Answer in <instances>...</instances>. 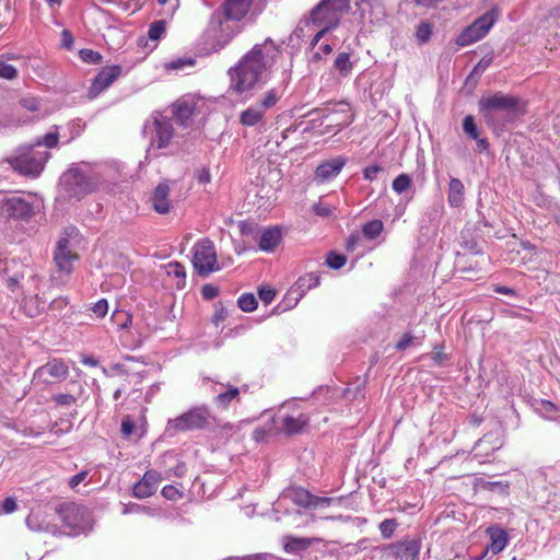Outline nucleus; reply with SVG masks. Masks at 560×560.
Listing matches in <instances>:
<instances>
[{
    "label": "nucleus",
    "mask_w": 560,
    "mask_h": 560,
    "mask_svg": "<svg viewBox=\"0 0 560 560\" xmlns=\"http://www.w3.org/2000/svg\"><path fill=\"white\" fill-rule=\"evenodd\" d=\"M279 54V48L270 38L262 44H256L229 70L230 90L243 94L264 82Z\"/></svg>",
    "instance_id": "obj_1"
},
{
    "label": "nucleus",
    "mask_w": 560,
    "mask_h": 560,
    "mask_svg": "<svg viewBox=\"0 0 560 560\" xmlns=\"http://www.w3.org/2000/svg\"><path fill=\"white\" fill-rule=\"evenodd\" d=\"M479 112L491 127L502 128L522 110L518 98L501 92L482 96L478 103Z\"/></svg>",
    "instance_id": "obj_2"
},
{
    "label": "nucleus",
    "mask_w": 560,
    "mask_h": 560,
    "mask_svg": "<svg viewBox=\"0 0 560 560\" xmlns=\"http://www.w3.org/2000/svg\"><path fill=\"white\" fill-rule=\"evenodd\" d=\"M281 94L278 90L271 89L240 113L238 120L242 126L262 129L267 126V114L280 101Z\"/></svg>",
    "instance_id": "obj_3"
},
{
    "label": "nucleus",
    "mask_w": 560,
    "mask_h": 560,
    "mask_svg": "<svg viewBox=\"0 0 560 560\" xmlns=\"http://www.w3.org/2000/svg\"><path fill=\"white\" fill-rule=\"evenodd\" d=\"M100 179L92 173H86L74 167L65 172L60 178V185L69 197L81 199L93 192L98 186Z\"/></svg>",
    "instance_id": "obj_4"
},
{
    "label": "nucleus",
    "mask_w": 560,
    "mask_h": 560,
    "mask_svg": "<svg viewBox=\"0 0 560 560\" xmlns=\"http://www.w3.org/2000/svg\"><path fill=\"white\" fill-rule=\"evenodd\" d=\"M214 418L207 406H198L189 409L180 416L168 420L166 433L171 436L177 432L202 430L207 428Z\"/></svg>",
    "instance_id": "obj_5"
},
{
    "label": "nucleus",
    "mask_w": 560,
    "mask_h": 560,
    "mask_svg": "<svg viewBox=\"0 0 560 560\" xmlns=\"http://www.w3.org/2000/svg\"><path fill=\"white\" fill-rule=\"evenodd\" d=\"M49 158L47 151L35 150L34 147H22L18 154L9 160L14 171L25 176H38Z\"/></svg>",
    "instance_id": "obj_6"
},
{
    "label": "nucleus",
    "mask_w": 560,
    "mask_h": 560,
    "mask_svg": "<svg viewBox=\"0 0 560 560\" xmlns=\"http://www.w3.org/2000/svg\"><path fill=\"white\" fill-rule=\"evenodd\" d=\"M240 21L226 16L223 12L213 13L208 34L213 40L215 50L223 48L236 34L241 32Z\"/></svg>",
    "instance_id": "obj_7"
},
{
    "label": "nucleus",
    "mask_w": 560,
    "mask_h": 560,
    "mask_svg": "<svg viewBox=\"0 0 560 560\" xmlns=\"http://www.w3.org/2000/svg\"><path fill=\"white\" fill-rule=\"evenodd\" d=\"M143 133L150 139L152 147L158 149L166 148L174 136L172 119L155 113L145 121Z\"/></svg>",
    "instance_id": "obj_8"
},
{
    "label": "nucleus",
    "mask_w": 560,
    "mask_h": 560,
    "mask_svg": "<svg viewBox=\"0 0 560 560\" xmlns=\"http://www.w3.org/2000/svg\"><path fill=\"white\" fill-rule=\"evenodd\" d=\"M498 20V13L494 9L487 11L466 26L456 37L455 43L459 47H466L482 39L492 28Z\"/></svg>",
    "instance_id": "obj_9"
},
{
    "label": "nucleus",
    "mask_w": 560,
    "mask_h": 560,
    "mask_svg": "<svg viewBox=\"0 0 560 560\" xmlns=\"http://www.w3.org/2000/svg\"><path fill=\"white\" fill-rule=\"evenodd\" d=\"M348 0H322L311 12V20L317 25H327L334 28L348 10Z\"/></svg>",
    "instance_id": "obj_10"
},
{
    "label": "nucleus",
    "mask_w": 560,
    "mask_h": 560,
    "mask_svg": "<svg viewBox=\"0 0 560 560\" xmlns=\"http://www.w3.org/2000/svg\"><path fill=\"white\" fill-rule=\"evenodd\" d=\"M62 523L72 529L74 535L91 529L90 516L85 508L74 503H63L57 509Z\"/></svg>",
    "instance_id": "obj_11"
},
{
    "label": "nucleus",
    "mask_w": 560,
    "mask_h": 560,
    "mask_svg": "<svg viewBox=\"0 0 560 560\" xmlns=\"http://www.w3.org/2000/svg\"><path fill=\"white\" fill-rule=\"evenodd\" d=\"M192 264L200 276L219 269L214 245L209 238H202L195 244Z\"/></svg>",
    "instance_id": "obj_12"
},
{
    "label": "nucleus",
    "mask_w": 560,
    "mask_h": 560,
    "mask_svg": "<svg viewBox=\"0 0 560 560\" xmlns=\"http://www.w3.org/2000/svg\"><path fill=\"white\" fill-rule=\"evenodd\" d=\"M68 374V365L60 359H52L35 370L32 383L34 386L45 387L66 380Z\"/></svg>",
    "instance_id": "obj_13"
},
{
    "label": "nucleus",
    "mask_w": 560,
    "mask_h": 560,
    "mask_svg": "<svg viewBox=\"0 0 560 560\" xmlns=\"http://www.w3.org/2000/svg\"><path fill=\"white\" fill-rule=\"evenodd\" d=\"M282 499L290 500L295 505L303 509L327 508L332 499L327 497H317L302 487H289L281 493Z\"/></svg>",
    "instance_id": "obj_14"
},
{
    "label": "nucleus",
    "mask_w": 560,
    "mask_h": 560,
    "mask_svg": "<svg viewBox=\"0 0 560 560\" xmlns=\"http://www.w3.org/2000/svg\"><path fill=\"white\" fill-rule=\"evenodd\" d=\"M422 539L419 535H409L390 544L387 549L396 560H419Z\"/></svg>",
    "instance_id": "obj_15"
},
{
    "label": "nucleus",
    "mask_w": 560,
    "mask_h": 560,
    "mask_svg": "<svg viewBox=\"0 0 560 560\" xmlns=\"http://www.w3.org/2000/svg\"><path fill=\"white\" fill-rule=\"evenodd\" d=\"M121 72L122 68L118 65L103 67L93 79L89 90V97L91 100L97 97L121 75Z\"/></svg>",
    "instance_id": "obj_16"
},
{
    "label": "nucleus",
    "mask_w": 560,
    "mask_h": 560,
    "mask_svg": "<svg viewBox=\"0 0 560 560\" xmlns=\"http://www.w3.org/2000/svg\"><path fill=\"white\" fill-rule=\"evenodd\" d=\"M1 211L11 218L28 219L34 213V205L24 197L12 196L2 200Z\"/></svg>",
    "instance_id": "obj_17"
},
{
    "label": "nucleus",
    "mask_w": 560,
    "mask_h": 560,
    "mask_svg": "<svg viewBox=\"0 0 560 560\" xmlns=\"http://www.w3.org/2000/svg\"><path fill=\"white\" fill-rule=\"evenodd\" d=\"M56 267L60 272L70 275L73 270V261L78 259V255L72 253L69 247V240L63 237L57 243L55 250Z\"/></svg>",
    "instance_id": "obj_18"
},
{
    "label": "nucleus",
    "mask_w": 560,
    "mask_h": 560,
    "mask_svg": "<svg viewBox=\"0 0 560 560\" xmlns=\"http://www.w3.org/2000/svg\"><path fill=\"white\" fill-rule=\"evenodd\" d=\"M162 476L159 471L148 470L142 479L133 486V495L139 499L151 497L158 489Z\"/></svg>",
    "instance_id": "obj_19"
},
{
    "label": "nucleus",
    "mask_w": 560,
    "mask_h": 560,
    "mask_svg": "<svg viewBox=\"0 0 560 560\" xmlns=\"http://www.w3.org/2000/svg\"><path fill=\"white\" fill-rule=\"evenodd\" d=\"M347 159L337 156L319 164L315 171V177L319 182H327L335 178L346 165Z\"/></svg>",
    "instance_id": "obj_20"
},
{
    "label": "nucleus",
    "mask_w": 560,
    "mask_h": 560,
    "mask_svg": "<svg viewBox=\"0 0 560 560\" xmlns=\"http://www.w3.org/2000/svg\"><path fill=\"white\" fill-rule=\"evenodd\" d=\"M258 247L262 252H273L282 241L280 228L271 226L258 232L256 236Z\"/></svg>",
    "instance_id": "obj_21"
},
{
    "label": "nucleus",
    "mask_w": 560,
    "mask_h": 560,
    "mask_svg": "<svg viewBox=\"0 0 560 560\" xmlns=\"http://www.w3.org/2000/svg\"><path fill=\"white\" fill-rule=\"evenodd\" d=\"M277 421H280V429L289 435L298 434L307 424L308 417L303 412L296 415L278 416Z\"/></svg>",
    "instance_id": "obj_22"
},
{
    "label": "nucleus",
    "mask_w": 560,
    "mask_h": 560,
    "mask_svg": "<svg viewBox=\"0 0 560 560\" xmlns=\"http://www.w3.org/2000/svg\"><path fill=\"white\" fill-rule=\"evenodd\" d=\"M487 533L489 534L490 537V544L485 550L481 558H483L488 552H491L492 555H498L505 548L509 541L506 532L498 526L489 527L487 529Z\"/></svg>",
    "instance_id": "obj_23"
},
{
    "label": "nucleus",
    "mask_w": 560,
    "mask_h": 560,
    "mask_svg": "<svg viewBox=\"0 0 560 560\" xmlns=\"http://www.w3.org/2000/svg\"><path fill=\"white\" fill-rule=\"evenodd\" d=\"M170 187L167 184H159L154 189L151 201L153 209L160 214H166L171 210V202L168 200Z\"/></svg>",
    "instance_id": "obj_24"
},
{
    "label": "nucleus",
    "mask_w": 560,
    "mask_h": 560,
    "mask_svg": "<svg viewBox=\"0 0 560 560\" xmlns=\"http://www.w3.org/2000/svg\"><path fill=\"white\" fill-rule=\"evenodd\" d=\"M253 0H225L223 3V13L226 16L241 21L248 13Z\"/></svg>",
    "instance_id": "obj_25"
},
{
    "label": "nucleus",
    "mask_w": 560,
    "mask_h": 560,
    "mask_svg": "<svg viewBox=\"0 0 560 560\" xmlns=\"http://www.w3.org/2000/svg\"><path fill=\"white\" fill-rule=\"evenodd\" d=\"M319 276L314 272H308L301 276L294 285L291 288L290 293L296 294L298 300L304 296L310 290L319 285Z\"/></svg>",
    "instance_id": "obj_26"
},
{
    "label": "nucleus",
    "mask_w": 560,
    "mask_h": 560,
    "mask_svg": "<svg viewBox=\"0 0 560 560\" xmlns=\"http://www.w3.org/2000/svg\"><path fill=\"white\" fill-rule=\"evenodd\" d=\"M315 540V538L294 537L292 535H287L282 539L283 548L288 553H299L304 551L310 548Z\"/></svg>",
    "instance_id": "obj_27"
},
{
    "label": "nucleus",
    "mask_w": 560,
    "mask_h": 560,
    "mask_svg": "<svg viewBox=\"0 0 560 560\" xmlns=\"http://www.w3.org/2000/svg\"><path fill=\"white\" fill-rule=\"evenodd\" d=\"M464 184L458 178H451L447 200L452 207H460L464 201Z\"/></svg>",
    "instance_id": "obj_28"
},
{
    "label": "nucleus",
    "mask_w": 560,
    "mask_h": 560,
    "mask_svg": "<svg viewBox=\"0 0 560 560\" xmlns=\"http://www.w3.org/2000/svg\"><path fill=\"white\" fill-rule=\"evenodd\" d=\"M194 106L189 104L187 101L177 102L174 105L173 114L175 119L183 126H187L188 121L191 119L194 115Z\"/></svg>",
    "instance_id": "obj_29"
},
{
    "label": "nucleus",
    "mask_w": 560,
    "mask_h": 560,
    "mask_svg": "<svg viewBox=\"0 0 560 560\" xmlns=\"http://www.w3.org/2000/svg\"><path fill=\"white\" fill-rule=\"evenodd\" d=\"M166 275L176 279V287L182 289L186 283V271L182 264L171 261L163 266Z\"/></svg>",
    "instance_id": "obj_30"
},
{
    "label": "nucleus",
    "mask_w": 560,
    "mask_h": 560,
    "mask_svg": "<svg viewBox=\"0 0 560 560\" xmlns=\"http://www.w3.org/2000/svg\"><path fill=\"white\" fill-rule=\"evenodd\" d=\"M354 63L350 59L348 52H340L334 61V69L341 78H347L351 74Z\"/></svg>",
    "instance_id": "obj_31"
},
{
    "label": "nucleus",
    "mask_w": 560,
    "mask_h": 560,
    "mask_svg": "<svg viewBox=\"0 0 560 560\" xmlns=\"http://www.w3.org/2000/svg\"><path fill=\"white\" fill-rule=\"evenodd\" d=\"M238 394L240 390L237 387L228 385L224 392H221L215 396L214 402L218 407L225 409L229 407L232 400L237 398Z\"/></svg>",
    "instance_id": "obj_32"
},
{
    "label": "nucleus",
    "mask_w": 560,
    "mask_h": 560,
    "mask_svg": "<svg viewBox=\"0 0 560 560\" xmlns=\"http://www.w3.org/2000/svg\"><path fill=\"white\" fill-rule=\"evenodd\" d=\"M55 130L47 132L45 136L36 139L35 143L32 147H46L48 149L56 148L58 145L59 140V133H58V127H54Z\"/></svg>",
    "instance_id": "obj_33"
},
{
    "label": "nucleus",
    "mask_w": 560,
    "mask_h": 560,
    "mask_svg": "<svg viewBox=\"0 0 560 560\" xmlns=\"http://www.w3.org/2000/svg\"><path fill=\"white\" fill-rule=\"evenodd\" d=\"M383 230L384 224L381 220H372L363 225L362 233L366 238L373 240L380 236Z\"/></svg>",
    "instance_id": "obj_34"
},
{
    "label": "nucleus",
    "mask_w": 560,
    "mask_h": 560,
    "mask_svg": "<svg viewBox=\"0 0 560 560\" xmlns=\"http://www.w3.org/2000/svg\"><path fill=\"white\" fill-rule=\"evenodd\" d=\"M24 307L28 317H36L44 312L45 302L38 296H34L25 302Z\"/></svg>",
    "instance_id": "obj_35"
},
{
    "label": "nucleus",
    "mask_w": 560,
    "mask_h": 560,
    "mask_svg": "<svg viewBox=\"0 0 560 560\" xmlns=\"http://www.w3.org/2000/svg\"><path fill=\"white\" fill-rule=\"evenodd\" d=\"M398 527V522L396 518H386L380 523L378 529L384 539H389L393 537L395 530Z\"/></svg>",
    "instance_id": "obj_36"
},
{
    "label": "nucleus",
    "mask_w": 560,
    "mask_h": 560,
    "mask_svg": "<svg viewBox=\"0 0 560 560\" xmlns=\"http://www.w3.org/2000/svg\"><path fill=\"white\" fill-rule=\"evenodd\" d=\"M237 304L242 311L253 312L257 307V300L254 294L244 293L238 298Z\"/></svg>",
    "instance_id": "obj_37"
},
{
    "label": "nucleus",
    "mask_w": 560,
    "mask_h": 560,
    "mask_svg": "<svg viewBox=\"0 0 560 560\" xmlns=\"http://www.w3.org/2000/svg\"><path fill=\"white\" fill-rule=\"evenodd\" d=\"M393 189L397 194H402L411 187V178L407 174L398 175L392 185Z\"/></svg>",
    "instance_id": "obj_38"
},
{
    "label": "nucleus",
    "mask_w": 560,
    "mask_h": 560,
    "mask_svg": "<svg viewBox=\"0 0 560 560\" xmlns=\"http://www.w3.org/2000/svg\"><path fill=\"white\" fill-rule=\"evenodd\" d=\"M490 436L489 435H485L483 438H481L475 445V451H476V456H481V455H489L490 452H493L494 450L499 448L500 445L498 446H490Z\"/></svg>",
    "instance_id": "obj_39"
},
{
    "label": "nucleus",
    "mask_w": 560,
    "mask_h": 560,
    "mask_svg": "<svg viewBox=\"0 0 560 560\" xmlns=\"http://www.w3.org/2000/svg\"><path fill=\"white\" fill-rule=\"evenodd\" d=\"M166 30V23L163 20L153 22L148 31V36L151 40L160 39Z\"/></svg>",
    "instance_id": "obj_40"
},
{
    "label": "nucleus",
    "mask_w": 560,
    "mask_h": 560,
    "mask_svg": "<svg viewBox=\"0 0 560 560\" xmlns=\"http://www.w3.org/2000/svg\"><path fill=\"white\" fill-rule=\"evenodd\" d=\"M432 35V26L430 23L421 22L416 28V38L419 43H427Z\"/></svg>",
    "instance_id": "obj_41"
},
{
    "label": "nucleus",
    "mask_w": 560,
    "mask_h": 560,
    "mask_svg": "<svg viewBox=\"0 0 560 560\" xmlns=\"http://www.w3.org/2000/svg\"><path fill=\"white\" fill-rule=\"evenodd\" d=\"M346 261H347L346 256H343L341 254H337L335 252H330L326 258L327 266L335 270H338L341 267H343L346 265Z\"/></svg>",
    "instance_id": "obj_42"
},
{
    "label": "nucleus",
    "mask_w": 560,
    "mask_h": 560,
    "mask_svg": "<svg viewBox=\"0 0 560 560\" xmlns=\"http://www.w3.org/2000/svg\"><path fill=\"white\" fill-rule=\"evenodd\" d=\"M463 130L471 139H477L479 131L472 116L468 115L463 120Z\"/></svg>",
    "instance_id": "obj_43"
},
{
    "label": "nucleus",
    "mask_w": 560,
    "mask_h": 560,
    "mask_svg": "<svg viewBox=\"0 0 560 560\" xmlns=\"http://www.w3.org/2000/svg\"><path fill=\"white\" fill-rule=\"evenodd\" d=\"M137 427L130 416H125L121 421V434L125 439H129L137 432Z\"/></svg>",
    "instance_id": "obj_44"
},
{
    "label": "nucleus",
    "mask_w": 560,
    "mask_h": 560,
    "mask_svg": "<svg viewBox=\"0 0 560 560\" xmlns=\"http://www.w3.org/2000/svg\"><path fill=\"white\" fill-rule=\"evenodd\" d=\"M80 57L83 61L91 65H98L102 61V55L92 49H82L80 51Z\"/></svg>",
    "instance_id": "obj_45"
},
{
    "label": "nucleus",
    "mask_w": 560,
    "mask_h": 560,
    "mask_svg": "<svg viewBox=\"0 0 560 560\" xmlns=\"http://www.w3.org/2000/svg\"><path fill=\"white\" fill-rule=\"evenodd\" d=\"M83 127H84V125L81 121V119H77V120L69 122V125H68L69 137L67 139V142H70L73 139H75L77 137H79L81 131L83 130Z\"/></svg>",
    "instance_id": "obj_46"
},
{
    "label": "nucleus",
    "mask_w": 560,
    "mask_h": 560,
    "mask_svg": "<svg viewBox=\"0 0 560 560\" xmlns=\"http://www.w3.org/2000/svg\"><path fill=\"white\" fill-rule=\"evenodd\" d=\"M18 75V70L12 65L0 61V78L12 80Z\"/></svg>",
    "instance_id": "obj_47"
},
{
    "label": "nucleus",
    "mask_w": 560,
    "mask_h": 560,
    "mask_svg": "<svg viewBox=\"0 0 560 560\" xmlns=\"http://www.w3.org/2000/svg\"><path fill=\"white\" fill-rule=\"evenodd\" d=\"M162 495L167 500L176 501L183 497V493L176 487L168 485L162 489Z\"/></svg>",
    "instance_id": "obj_48"
},
{
    "label": "nucleus",
    "mask_w": 560,
    "mask_h": 560,
    "mask_svg": "<svg viewBox=\"0 0 560 560\" xmlns=\"http://www.w3.org/2000/svg\"><path fill=\"white\" fill-rule=\"evenodd\" d=\"M57 405L71 406L75 404L77 398L71 394H57L51 398Z\"/></svg>",
    "instance_id": "obj_49"
},
{
    "label": "nucleus",
    "mask_w": 560,
    "mask_h": 560,
    "mask_svg": "<svg viewBox=\"0 0 560 560\" xmlns=\"http://www.w3.org/2000/svg\"><path fill=\"white\" fill-rule=\"evenodd\" d=\"M92 311L98 318L104 317L108 311L107 301L105 299L98 300L92 307Z\"/></svg>",
    "instance_id": "obj_50"
},
{
    "label": "nucleus",
    "mask_w": 560,
    "mask_h": 560,
    "mask_svg": "<svg viewBox=\"0 0 560 560\" xmlns=\"http://www.w3.org/2000/svg\"><path fill=\"white\" fill-rule=\"evenodd\" d=\"M313 209L317 215L323 218H327L332 214V209L330 208V206L322 201L315 203L313 206Z\"/></svg>",
    "instance_id": "obj_51"
},
{
    "label": "nucleus",
    "mask_w": 560,
    "mask_h": 560,
    "mask_svg": "<svg viewBox=\"0 0 560 560\" xmlns=\"http://www.w3.org/2000/svg\"><path fill=\"white\" fill-rule=\"evenodd\" d=\"M380 172H383V167L378 165L366 166L363 171V176L366 180H374Z\"/></svg>",
    "instance_id": "obj_52"
},
{
    "label": "nucleus",
    "mask_w": 560,
    "mask_h": 560,
    "mask_svg": "<svg viewBox=\"0 0 560 560\" xmlns=\"http://www.w3.org/2000/svg\"><path fill=\"white\" fill-rule=\"evenodd\" d=\"M258 295L265 304H269L273 301L276 292L271 288H262L258 291Z\"/></svg>",
    "instance_id": "obj_53"
},
{
    "label": "nucleus",
    "mask_w": 560,
    "mask_h": 560,
    "mask_svg": "<svg viewBox=\"0 0 560 560\" xmlns=\"http://www.w3.org/2000/svg\"><path fill=\"white\" fill-rule=\"evenodd\" d=\"M196 178L199 184H208L211 182L210 170L206 166L196 171Z\"/></svg>",
    "instance_id": "obj_54"
},
{
    "label": "nucleus",
    "mask_w": 560,
    "mask_h": 560,
    "mask_svg": "<svg viewBox=\"0 0 560 560\" xmlns=\"http://www.w3.org/2000/svg\"><path fill=\"white\" fill-rule=\"evenodd\" d=\"M201 293L205 299L212 300L218 295L219 290L215 285L206 284L202 287Z\"/></svg>",
    "instance_id": "obj_55"
},
{
    "label": "nucleus",
    "mask_w": 560,
    "mask_h": 560,
    "mask_svg": "<svg viewBox=\"0 0 560 560\" xmlns=\"http://www.w3.org/2000/svg\"><path fill=\"white\" fill-rule=\"evenodd\" d=\"M18 508V504H16V501L15 499L13 498H7L3 502H2V506H1V510H2V513L3 514H10L12 512H14Z\"/></svg>",
    "instance_id": "obj_56"
},
{
    "label": "nucleus",
    "mask_w": 560,
    "mask_h": 560,
    "mask_svg": "<svg viewBox=\"0 0 560 560\" xmlns=\"http://www.w3.org/2000/svg\"><path fill=\"white\" fill-rule=\"evenodd\" d=\"M21 104L24 108L31 110V112H36L39 109V102L36 100V98H33V97H26V98H23L21 101Z\"/></svg>",
    "instance_id": "obj_57"
},
{
    "label": "nucleus",
    "mask_w": 560,
    "mask_h": 560,
    "mask_svg": "<svg viewBox=\"0 0 560 560\" xmlns=\"http://www.w3.org/2000/svg\"><path fill=\"white\" fill-rule=\"evenodd\" d=\"M158 2L160 5H163V7L167 5V8H166L167 14H173L179 5L178 0H158Z\"/></svg>",
    "instance_id": "obj_58"
},
{
    "label": "nucleus",
    "mask_w": 560,
    "mask_h": 560,
    "mask_svg": "<svg viewBox=\"0 0 560 560\" xmlns=\"http://www.w3.org/2000/svg\"><path fill=\"white\" fill-rule=\"evenodd\" d=\"M68 305V301L65 298H58L50 302L49 307L52 311L61 312Z\"/></svg>",
    "instance_id": "obj_59"
},
{
    "label": "nucleus",
    "mask_w": 560,
    "mask_h": 560,
    "mask_svg": "<svg viewBox=\"0 0 560 560\" xmlns=\"http://www.w3.org/2000/svg\"><path fill=\"white\" fill-rule=\"evenodd\" d=\"M412 339L413 337L410 334H405L397 342L396 349L400 351L407 349L410 346Z\"/></svg>",
    "instance_id": "obj_60"
},
{
    "label": "nucleus",
    "mask_w": 560,
    "mask_h": 560,
    "mask_svg": "<svg viewBox=\"0 0 560 560\" xmlns=\"http://www.w3.org/2000/svg\"><path fill=\"white\" fill-rule=\"evenodd\" d=\"M493 291L498 294H505L511 296H516V291L510 287L494 284Z\"/></svg>",
    "instance_id": "obj_61"
},
{
    "label": "nucleus",
    "mask_w": 560,
    "mask_h": 560,
    "mask_svg": "<svg viewBox=\"0 0 560 560\" xmlns=\"http://www.w3.org/2000/svg\"><path fill=\"white\" fill-rule=\"evenodd\" d=\"M144 512L149 513V509L145 508V506L139 505V504H131L129 506H125L124 510H122V514L144 513Z\"/></svg>",
    "instance_id": "obj_62"
},
{
    "label": "nucleus",
    "mask_w": 560,
    "mask_h": 560,
    "mask_svg": "<svg viewBox=\"0 0 560 560\" xmlns=\"http://www.w3.org/2000/svg\"><path fill=\"white\" fill-rule=\"evenodd\" d=\"M88 476V471H80L79 474L74 475L73 477H71L70 481H69V486L71 488H75L78 487Z\"/></svg>",
    "instance_id": "obj_63"
},
{
    "label": "nucleus",
    "mask_w": 560,
    "mask_h": 560,
    "mask_svg": "<svg viewBox=\"0 0 560 560\" xmlns=\"http://www.w3.org/2000/svg\"><path fill=\"white\" fill-rule=\"evenodd\" d=\"M360 238H361L360 234H358V233L351 234L347 240V244H346L347 250H354L357 244L360 242Z\"/></svg>",
    "instance_id": "obj_64"
}]
</instances>
